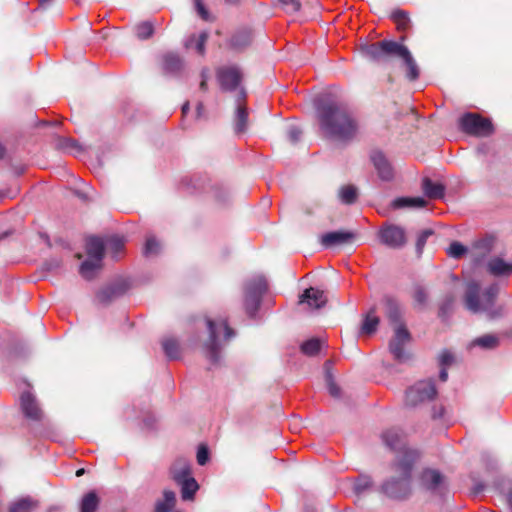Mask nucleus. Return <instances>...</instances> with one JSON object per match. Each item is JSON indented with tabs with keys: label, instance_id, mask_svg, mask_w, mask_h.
Instances as JSON below:
<instances>
[{
	"label": "nucleus",
	"instance_id": "nucleus-57",
	"mask_svg": "<svg viewBox=\"0 0 512 512\" xmlns=\"http://www.w3.org/2000/svg\"><path fill=\"white\" fill-rule=\"evenodd\" d=\"M328 390H329V393L334 396V397H338L339 394H340V389L339 387L337 386L336 383H334L333 381H330L329 384H328Z\"/></svg>",
	"mask_w": 512,
	"mask_h": 512
},
{
	"label": "nucleus",
	"instance_id": "nucleus-14",
	"mask_svg": "<svg viewBox=\"0 0 512 512\" xmlns=\"http://www.w3.org/2000/svg\"><path fill=\"white\" fill-rule=\"evenodd\" d=\"M496 244V238L492 235H486L483 238L475 240L470 248V254L475 264H479L487 255H489Z\"/></svg>",
	"mask_w": 512,
	"mask_h": 512
},
{
	"label": "nucleus",
	"instance_id": "nucleus-35",
	"mask_svg": "<svg viewBox=\"0 0 512 512\" xmlns=\"http://www.w3.org/2000/svg\"><path fill=\"white\" fill-rule=\"evenodd\" d=\"M183 62L181 58L174 53H167L163 57V68L167 73H176L181 70Z\"/></svg>",
	"mask_w": 512,
	"mask_h": 512
},
{
	"label": "nucleus",
	"instance_id": "nucleus-27",
	"mask_svg": "<svg viewBox=\"0 0 512 512\" xmlns=\"http://www.w3.org/2000/svg\"><path fill=\"white\" fill-rule=\"evenodd\" d=\"M487 270L494 276L509 275L512 273V263H506L502 258L494 257L489 260Z\"/></svg>",
	"mask_w": 512,
	"mask_h": 512
},
{
	"label": "nucleus",
	"instance_id": "nucleus-45",
	"mask_svg": "<svg viewBox=\"0 0 512 512\" xmlns=\"http://www.w3.org/2000/svg\"><path fill=\"white\" fill-rule=\"evenodd\" d=\"M455 302V297L453 295H447L444 300L442 301L440 307H439V317L442 319L447 318L452 309Z\"/></svg>",
	"mask_w": 512,
	"mask_h": 512
},
{
	"label": "nucleus",
	"instance_id": "nucleus-40",
	"mask_svg": "<svg viewBox=\"0 0 512 512\" xmlns=\"http://www.w3.org/2000/svg\"><path fill=\"white\" fill-rule=\"evenodd\" d=\"M161 248V243L156 237L150 235L146 238L142 253L145 257L157 256L161 252Z\"/></svg>",
	"mask_w": 512,
	"mask_h": 512
},
{
	"label": "nucleus",
	"instance_id": "nucleus-2",
	"mask_svg": "<svg viewBox=\"0 0 512 512\" xmlns=\"http://www.w3.org/2000/svg\"><path fill=\"white\" fill-rule=\"evenodd\" d=\"M361 53L373 61H383L392 57L401 58L407 67V78L415 81L419 77V68L408 48L402 43L392 40L369 43L361 47Z\"/></svg>",
	"mask_w": 512,
	"mask_h": 512
},
{
	"label": "nucleus",
	"instance_id": "nucleus-13",
	"mask_svg": "<svg viewBox=\"0 0 512 512\" xmlns=\"http://www.w3.org/2000/svg\"><path fill=\"white\" fill-rule=\"evenodd\" d=\"M217 80L222 90L236 89L241 81V73L235 66H224L217 70Z\"/></svg>",
	"mask_w": 512,
	"mask_h": 512
},
{
	"label": "nucleus",
	"instance_id": "nucleus-25",
	"mask_svg": "<svg viewBox=\"0 0 512 512\" xmlns=\"http://www.w3.org/2000/svg\"><path fill=\"white\" fill-rule=\"evenodd\" d=\"M172 479L178 484L191 478L190 464L186 460H177L170 469Z\"/></svg>",
	"mask_w": 512,
	"mask_h": 512
},
{
	"label": "nucleus",
	"instance_id": "nucleus-58",
	"mask_svg": "<svg viewBox=\"0 0 512 512\" xmlns=\"http://www.w3.org/2000/svg\"><path fill=\"white\" fill-rule=\"evenodd\" d=\"M444 414V407L443 406H434L433 412H432V418H441Z\"/></svg>",
	"mask_w": 512,
	"mask_h": 512
},
{
	"label": "nucleus",
	"instance_id": "nucleus-46",
	"mask_svg": "<svg viewBox=\"0 0 512 512\" xmlns=\"http://www.w3.org/2000/svg\"><path fill=\"white\" fill-rule=\"evenodd\" d=\"M413 300L419 306H425L428 299V294L426 289L421 285H415L413 288Z\"/></svg>",
	"mask_w": 512,
	"mask_h": 512
},
{
	"label": "nucleus",
	"instance_id": "nucleus-39",
	"mask_svg": "<svg viewBox=\"0 0 512 512\" xmlns=\"http://www.w3.org/2000/svg\"><path fill=\"white\" fill-rule=\"evenodd\" d=\"M339 199L344 204H353L358 197L357 188L354 185H344L339 189Z\"/></svg>",
	"mask_w": 512,
	"mask_h": 512
},
{
	"label": "nucleus",
	"instance_id": "nucleus-28",
	"mask_svg": "<svg viewBox=\"0 0 512 512\" xmlns=\"http://www.w3.org/2000/svg\"><path fill=\"white\" fill-rule=\"evenodd\" d=\"M102 268V261L95 259V258H89L82 262L80 265L79 272L83 278L86 280H92L97 272L101 270Z\"/></svg>",
	"mask_w": 512,
	"mask_h": 512
},
{
	"label": "nucleus",
	"instance_id": "nucleus-1",
	"mask_svg": "<svg viewBox=\"0 0 512 512\" xmlns=\"http://www.w3.org/2000/svg\"><path fill=\"white\" fill-rule=\"evenodd\" d=\"M319 122L326 136L340 142L352 141L359 132V123L342 104L329 102L319 108Z\"/></svg>",
	"mask_w": 512,
	"mask_h": 512
},
{
	"label": "nucleus",
	"instance_id": "nucleus-32",
	"mask_svg": "<svg viewBox=\"0 0 512 512\" xmlns=\"http://www.w3.org/2000/svg\"><path fill=\"white\" fill-rule=\"evenodd\" d=\"M125 238L121 236H108L106 237V249L114 259H117L125 248Z\"/></svg>",
	"mask_w": 512,
	"mask_h": 512
},
{
	"label": "nucleus",
	"instance_id": "nucleus-5",
	"mask_svg": "<svg viewBox=\"0 0 512 512\" xmlns=\"http://www.w3.org/2000/svg\"><path fill=\"white\" fill-rule=\"evenodd\" d=\"M208 339L203 345L205 356L213 363H218L222 349V341L226 342L235 337V331L229 326L226 319H206Z\"/></svg>",
	"mask_w": 512,
	"mask_h": 512
},
{
	"label": "nucleus",
	"instance_id": "nucleus-44",
	"mask_svg": "<svg viewBox=\"0 0 512 512\" xmlns=\"http://www.w3.org/2000/svg\"><path fill=\"white\" fill-rule=\"evenodd\" d=\"M468 249L462 243L458 241L452 242L446 250L449 257L454 259H460L467 253Z\"/></svg>",
	"mask_w": 512,
	"mask_h": 512
},
{
	"label": "nucleus",
	"instance_id": "nucleus-9",
	"mask_svg": "<svg viewBox=\"0 0 512 512\" xmlns=\"http://www.w3.org/2000/svg\"><path fill=\"white\" fill-rule=\"evenodd\" d=\"M437 395V390L433 380H422L415 383L406 391L405 405L409 407H416L427 401L434 399Z\"/></svg>",
	"mask_w": 512,
	"mask_h": 512
},
{
	"label": "nucleus",
	"instance_id": "nucleus-56",
	"mask_svg": "<svg viewBox=\"0 0 512 512\" xmlns=\"http://www.w3.org/2000/svg\"><path fill=\"white\" fill-rule=\"evenodd\" d=\"M210 77L209 70L203 69L201 72V82H200V89L205 91L207 89V81Z\"/></svg>",
	"mask_w": 512,
	"mask_h": 512
},
{
	"label": "nucleus",
	"instance_id": "nucleus-37",
	"mask_svg": "<svg viewBox=\"0 0 512 512\" xmlns=\"http://www.w3.org/2000/svg\"><path fill=\"white\" fill-rule=\"evenodd\" d=\"M162 348L170 360H175L180 357V345L174 338H165L162 340Z\"/></svg>",
	"mask_w": 512,
	"mask_h": 512
},
{
	"label": "nucleus",
	"instance_id": "nucleus-22",
	"mask_svg": "<svg viewBox=\"0 0 512 512\" xmlns=\"http://www.w3.org/2000/svg\"><path fill=\"white\" fill-rule=\"evenodd\" d=\"M308 0H290V21L302 23L307 20Z\"/></svg>",
	"mask_w": 512,
	"mask_h": 512
},
{
	"label": "nucleus",
	"instance_id": "nucleus-29",
	"mask_svg": "<svg viewBox=\"0 0 512 512\" xmlns=\"http://www.w3.org/2000/svg\"><path fill=\"white\" fill-rule=\"evenodd\" d=\"M38 506L39 502L28 496L12 502L8 512H33Z\"/></svg>",
	"mask_w": 512,
	"mask_h": 512
},
{
	"label": "nucleus",
	"instance_id": "nucleus-36",
	"mask_svg": "<svg viewBox=\"0 0 512 512\" xmlns=\"http://www.w3.org/2000/svg\"><path fill=\"white\" fill-rule=\"evenodd\" d=\"M208 34L201 32L198 36L192 35L185 42V47L188 49H195L199 54L203 55L205 52V43L207 41Z\"/></svg>",
	"mask_w": 512,
	"mask_h": 512
},
{
	"label": "nucleus",
	"instance_id": "nucleus-10",
	"mask_svg": "<svg viewBox=\"0 0 512 512\" xmlns=\"http://www.w3.org/2000/svg\"><path fill=\"white\" fill-rule=\"evenodd\" d=\"M411 334L405 325H398L394 328V335L389 342V351L393 358L400 362H406L411 354L405 350V346L411 342Z\"/></svg>",
	"mask_w": 512,
	"mask_h": 512
},
{
	"label": "nucleus",
	"instance_id": "nucleus-8",
	"mask_svg": "<svg viewBox=\"0 0 512 512\" xmlns=\"http://www.w3.org/2000/svg\"><path fill=\"white\" fill-rule=\"evenodd\" d=\"M267 290V281L263 276H257L248 281L245 288V310L250 317H254L260 307L263 294Z\"/></svg>",
	"mask_w": 512,
	"mask_h": 512
},
{
	"label": "nucleus",
	"instance_id": "nucleus-24",
	"mask_svg": "<svg viewBox=\"0 0 512 512\" xmlns=\"http://www.w3.org/2000/svg\"><path fill=\"white\" fill-rule=\"evenodd\" d=\"M176 495L172 490H164L163 498L155 503L154 512H180L175 509Z\"/></svg>",
	"mask_w": 512,
	"mask_h": 512
},
{
	"label": "nucleus",
	"instance_id": "nucleus-31",
	"mask_svg": "<svg viewBox=\"0 0 512 512\" xmlns=\"http://www.w3.org/2000/svg\"><path fill=\"white\" fill-rule=\"evenodd\" d=\"M390 18L396 25V29L399 32H406L411 28V20L409 14L404 10H394L391 13Z\"/></svg>",
	"mask_w": 512,
	"mask_h": 512
},
{
	"label": "nucleus",
	"instance_id": "nucleus-34",
	"mask_svg": "<svg viewBox=\"0 0 512 512\" xmlns=\"http://www.w3.org/2000/svg\"><path fill=\"white\" fill-rule=\"evenodd\" d=\"M100 499L95 491H90L82 498L80 512H96Z\"/></svg>",
	"mask_w": 512,
	"mask_h": 512
},
{
	"label": "nucleus",
	"instance_id": "nucleus-60",
	"mask_svg": "<svg viewBox=\"0 0 512 512\" xmlns=\"http://www.w3.org/2000/svg\"><path fill=\"white\" fill-rule=\"evenodd\" d=\"M203 110H204L203 104L198 103V105L196 107L197 118H201L203 116Z\"/></svg>",
	"mask_w": 512,
	"mask_h": 512
},
{
	"label": "nucleus",
	"instance_id": "nucleus-15",
	"mask_svg": "<svg viewBox=\"0 0 512 512\" xmlns=\"http://www.w3.org/2000/svg\"><path fill=\"white\" fill-rule=\"evenodd\" d=\"M328 302L324 291L314 287H309L299 296L298 304H307L309 308L321 309Z\"/></svg>",
	"mask_w": 512,
	"mask_h": 512
},
{
	"label": "nucleus",
	"instance_id": "nucleus-47",
	"mask_svg": "<svg viewBox=\"0 0 512 512\" xmlns=\"http://www.w3.org/2000/svg\"><path fill=\"white\" fill-rule=\"evenodd\" d=\"M136 35L140 39H147L153 34V26L150 22H143L136 26Z\"/></svg>",
	"mask_w": 512,
	"mask_h": 512
},
{
	"label": "nucleus",
	"instance_id": "nucleus-7",
	"mask_svg": "<svg viewBox=\"0 0 512 512\" xmlns=\"http://www.w3.org/2000/svg\"><path fill=\"white\" fill-rule=\"evenodd\" d=\"M360 234L355 230L338 229L318 235V243L323 249H341L353 246L359 240Z\"/></svg>",
	"mask_w": 512,
	"mask_h": 512
},
{
	"label": "nucleus",
	"instance_id": "nucleus-20",
	"mask_svg": "<svg viewBox=\"0 0 512 512\" xmlns=\"http://www.w3.org/2000/svg\"><path fill=\"white\" fill-rule=\"evenodd\" d=\"M106 249V237L89 236L86 238L85 250L89 258L103 260Z\"/></svg>",
	"mask_w": 512,
	"mask_h": 512
},
{
	"label": "nucleus",
	"instance_id": "nucleus-61",
	"mask_svg": "<svg viewBox=\"0 0 512 512\" xmlns=\"http://www.w3.org/2000/svg\"><path fill=\"white\" fill-rule=\"evenodd\" d=\"M40 237L46 242V244L49 247L51 246L50 239H49V236L47 234H40Z\"/></svg>",
	"mask_w": 512,
	"mask_h": 512
},
{
	"label": "nucleus",
	"instance_id": "nucleus-12",
	"mask_svg": "<svg viewBox=\"0 0 512 512\" xmlns=\"http://www.w3.org/2000/svg\"><path fill=\"white\" fill-rule=\"evenodd\" d=\"M128 289L129 285L126 281H116L101 288L96 294V299L99 303L108 305L115 299L123 296Z\"/></svg>",
	"mask_w": 512,
	"mask_h": 512
},
{
	"label": "nucleus",
	"instance_id": "nucleus-53",
	"mask_svg": "<svg viewBox=\"0 0 512 512\" xmlns=\"http://www.w3.org/2000/svg\"><path fill=\"white\" fill-rule=\"evenodd\" d=\"M90 191H92V189L88 185L84 184L83 188L78 189V190L75 191V194L82 201H89L92 198L91 195H90Z\"/></svg>",
	"mask_w": 512,
	"mask_h": 512
},
{
	"label": "nucleus",
	"instance_id": "nucleus-52",
	"mask_svg": "<svg viewBox=\"0 0 512 512\" xmlns=\"http://www.w3.org/2000/svg\"><path fill=\"white\" fill-rule=\"evenodd\" d=\"M302 138V130L300 127L295 125H290V144L297 143Z\"/></svg>",
	"mask_w": 512,
	"mask_h": 512
},
{
	"label": "nucleus",
	"instance_id": "nucleus-11",
	"mask_svg": "<svg viewBox=\"0 0 512 512\" xmlns=\"http://www.w3.org/2000/svg\"><path fill=\"white\" fill-rule=\"evenodd\" d=\"M377 235L380 242L390 248H400L406 243L405 231L401 226H382Z\"/></svg>",
	"mask_w": 512,
	"mask_h": 512
},
{
	"label": "nucleus",
	"instance_id": "nucleus-59",
	"mask_svg": "<svg viewBox=\"0 0 512 512\" xmlns=\"http://www.w3.org/2000/svg\"><path fill=\"white\" fill-rule=\"evenodd\" d=\"M439 378L441 381L445 382L448 378V372L446 370V367H442L440 370Z\"/></svg>",
	"mask_w": 512,
	"mask_h": 512
},
{
	"label": "nucleus",
	"instance_id": "nucleus-50",
	"mask_svg": "<svg viewBox=\"0 0 512 512\" xmlns=\"http://www.w3.org/2000/svg\"><path fill=\"white\" fill-rule=\"evenodd\" d=\"M209 459V451L206 445L201 444L197 451V462L199 465H205Z\"/></svg>",
	"mask_w": 512,
	"mask_h": 512
},
{
	"label": "nucleus",
	"instance_id": "nucleus-26",
	"mask_svg": "<svg viewBox=\"0 0 512 512\" xmlns=\"http://www.w3.org/2000/svg\"><path fill=\"white\" fill-rule=\"evenodd\" d=\"M383 441L385 444L392 450L399 449V454L397 455V460L401 458L405 450H409L408 448L402 449V439L401 435L397 430L390 429L385 431L382 434Z\"/></svg>",
	"mask_w": 512,
	"mask_h": 512
},
{
	"label": "nucleus",
	"instance_id": "nucleus-51",
	"mask_svg": "<svg viewBox=\"0 0 512 512\" xmlns=\"http://www.w3.org/2000/svg\"><path fill=\"white\" fill-rule=\"evenodd\" d=\"M453 355L448 350H443L439 356V364L442 367H446L452 364Z\"/></svg>",
	"mask_w": 512,
	"mask_h": 512
},
{
	"label": "nucleus",
	"instance_id": "nucleus-48",
	"mask_svg": "<svg viewBox=\"0 0 512 512\" xmlns=\"http://www.w3.org/2000/svg\"><path fill=\"white\" fill-rule=\"evenodd\" d=\"M433 234V230L431 229H425L421 232V234L418 236L416 241V252L418 257L421 256L424 246L426 244L427 239Z\"/></svg>",
	"mask_w": 512,
	"mask_h": 512
},
{
	"label": "nucleus",
	"instance_id": "nucleus-41",
	"mask_svg": "<svg viewBox=\"0 0 512 512\" xmlns=\"http://www.w3.org/2000/svg\"><path fill=\"white\" fill-rule=\"evenodd\" d=\"M321 344L320 339L311 338L301 344L300 350L306 356H315L320 352Z\"/></svg>",
	"mask_w": 512,
	"mask_h": 512
},
{
	"label": "nucleus",
	"instance_id": "nucleus-17",
	"mask_svg": "<svg viewBox=\"0 0 512 512\" xmlns=\"http://www.w3.org/2000/svg\"><path fill=\"white\" fill-rule=\"evenodd\" d=\"M370 158L381 180L390 181L393 179V168L382 152L374 151Z\"/></svg>",
	"mask_w": 512,
	"mask_h": 512
},
{
	"label": "nucleus",
	"instance_id": "nucleus-4",
	"mask_svg": "<svg viewBox=\"0 0 512 512\" xmlns=\"http://www.w3.org/2000/svg\"><path fill=\"white\" fill-rule=\"evenodd\" d=\"M417 458L418 453L415 450H405L398 459L396 470L401 477L393 478L383 485V491L388 497L402 499L409 495L411 471Z\"/></svg>",
	"mask_w": 512,
	"mask_h": 512
},
{
	"label": "nucleus",
	"instance_id": "nucleus-63",
	"mask_svg": "<svg viewBox=\"0 0 512 512\" xmlns=\"http://www.w3.org/2000/svg\"><path fill=\"white\" fill-rule=\"evenodd\" d=\"M50 2L51 0H39V4L41 7L49 5Z\"/></svg>",
	"mask_w": 512,
	"mask_h": 512
},
{
	"label": "nucleus",
	"instance_id": "nucleus-23",
	"mask_svg": "<svg viewBox=\"0 0 512 512\" xmlns=\"http://www.w3.org/2000/svg\"><path fill=\"white\" fill-rule=\"evenodd\" d=\"M422 190L430 199H441L445 194V186L440 182H433L428 177L422 180Z\"/></svg>",
	"mask_w": 512,
	"mask_h": 512
},
{
	"label": "nucleus",
	"instance_id": "nucleus-62",
	"mask_svg": "<svg viewBox=\"0 0 512 512\" xmlns=\"http://www.w3.org/2000/svg\"><path fill=\"white\" fill-rule=\"evenodd\" d=\"M188 111H189V103H188V102H186V103L182 106V113H183V114H186Z\"/></svg>",
	"mask_w": 512,
	"mask_h": 512
},
{
	"label": "nucleus",
	"instance_id": "nucleus-55",
	"mask_svg": "<svg viewBox=\"0 0 512 512\" xmlns=\"http://www.w3.org/2000/svg\"><path fill=\"white\" fill-rule=\"evenodd\" d=\"M57 146L62 149H66L69 147H76V142L69 138H62V139H59Z\"/></svg>",
	"mask_w": 512,
	"mask_h": 512
},
{
	"label": "nucleus",
	"instance_id": "nucleus-42",
	"mask_svg": "<svg viewBox=\"0 0 512 512\" xmlns=\"http://www.w3.org/2000/svg\"><path fill=\"white\" fill-rule=\"evenodd\" d=\"M252 39L249 30H243L236 33L231 39V45L237 49H241L250 44Z\"/></svg>",
	"mask_w": 512,
	"mask_h": 512
},
{
	"label": "nucleus",
	"instance_id": "nucleus-33",
	"mask_svg": "<svg viewBox=\"0 0 512 512\" xmlns=\"http://www.w3.org/2000/svg\"><path fill=\"white\" fill-rule=\"evenodd\" d=\"M376 311L372 308L364 317L363 323L361 325L360 333L365 335H371L376 332L377 327L379 325L380 319L376 316Z\"/></svg>",
	"mask_w": 512,
	"mask_h": 512
},
{
	"label": "nucleus",
	"instance_id": "nucleus-18",
	"mask_svg": "<svg viewBox=\"0 0 512 512\" xmlns=\"http://www.w3.org/2000/svg\"><path fill=\"white\" fill-rule=\"evenodd\" d=\"M444 483L443 475L435 469H424L420 474L421 486L429 491H437Z\"/></svg>",
	"mask_w": 512,
	"mask_h": 512
},
{
	"label": "nucleus",
	"instance_id": "nucleus-43",
	"mask_svg": "<svg viewBox=\"0 0 512 512\" xmlns=\"http://www.w3.org/2000/svg\"><path fill=\"white\" fill-rule=\"evenodd\" d=\"M474 344L485 349H493L499 345V338L492 334H486L476 338Z\"/></svg>",
	"mask_w": 512,
	"mask_h": 512
},
{
	"label": "nucleus",
	"instance_id": "nucleus-54",
	"mask_svg": "<svg viewBox=\"0 0 512 512\" xmlns=\"http://www.w3.org/2000/svg\"><path fill=\"white\" fill-rule=\"evenodd\" d=\"M194 4L199 16L204 20H208V11L205 9L202 0H194Z\"/></svg>",
	"mask_w": 512,
	"mask_h": 512
},
{
	"label": "nucleus",
	"instance_id": "nucleus-30",
	"mask_svg": "<svg viewBox=\"0 0 512 512\" xmlns=\"http://www.w3.org/2000/svg\"><path fill=\"white\" fill-rule=\"evenodd\" d=\"M427 205L423 197H399L393 201V207L397 209H419Z\"/></svg>",
	"mask_w": 512,
	"mask_h": 512
},
{
	"label": "nucleus",
	"instance_id": "nucleus-16",
	"mask_svg": "<svg viewBox=\"0 0 512 512\" xmlns=\"http://www.w3.org/2000/svg\"><path fill=\"white\" fill-rule=\"evenodd\" d=\"M21 409L30 420L39 421L42 419L43 413L40 409L35 397L30 392H24L21 395Z\"/></svg>",
	"mask_w": 512,
	"mask_h": 512
},
{
	"label": "nucleus",
	"instance_id": "nucleus-6",
	"mask_svg": "<svg viewBox=\"0 0 512 512\" xmlns=\"http://www.w3.org/2000/svg\"><path fill=\"white\" fill-rule=\"evenodd\" d=\"M458 124L462 132L476 137H488L494 132L491 120L478 113L468 112L463 114L459 118Z\"/></svg>",
	"mask_w": 512,
	"mask_h": 512
},
{
	"label": "nucleus",
	"instance_id": "nucleus-3",
	"mask_svg": "<svg viewBox=\"0 0 512 512\" xmlns=\"http://www.w3.org/2000/svg\"><path fill=\"white\" fill-rule=\"evenodd\" d=\"M498 293L499 287L496 284L490 285L481 293L477 282H469L464 294V305L472 313L487 312L491 319L499 317L502 315L501 308L493 309Z\"/></svg>",
	"mask_w": 512,
	"mask_h": 512
},
{
	"label": "nucleus",
	"instance_id": "nucleus-19",
	"mask_svg": "<svg viewBox=\"0 0 512 512\" xmlns=\"http://www.w3.org/2000/svg\"><path fill=\"white\" fill-rule=\"evenodd\" d=\"M246 93L243 89L239 91L237 100V108L234 118V129L236 133H243L248 127V112L246 107L242 104L245 99Z\"/></svg>",
	"mask_w": 512,
	"mask_h": 512
},
{
	"label": "nucleus",
	"instance_id": "nucleus-38",
	"mask_svg": "<svg viewBox=\"0 0 512 512\" xmlns=\"http://www.w3.org/2000/svg\"><path fill=\"white\" fill-rule=\"evenodd\" d=\"M178 485L181 487V497L183 500H192L199 488L198 483L193 477L178 483Z\"/></svg>",
	"mask_w": 512,
	"mask_h": 512
},
{
	"label": "nucleus",
	"instance_id": "nucleus-21",
	"mask_svg": "<svg viewBox=\"0 0 512 512\" xmlns=\"http://www.w3.org/2000/svg\"><path fill=\"white\" fill-rule=\"evenodd\" d=\"M384 303L385 314L391 325H393L394 328L397 327L398 325H404V323L402 322V313L399 303L391 297H385Z\"/></svg>",
	"mask_w": 512,
	"mask_h": 512
},
{
	"label": "nucleus",
	"instance_id": "nucleus-64",
	"mask_svg": "<svg viewBox=\"0 0 512 512\" xmlns=\"http://www.w3.org/2000/svg\"><path fill=\"white\" fill-rule=\"evenodd\" d=\"M483 489H484V485L479 484L475 487V493H479V492L483 491Z\"/></svg>",
	"mask_w": 512,
	"mask_h": 512
},
{
	"label": "nucleus",
	"instance_id": "nucleus-49",
	"mask_svg": "<svg viewBox=\"0 0 512 512\" xmlns=\"http://www.w3.org/2000/svg\"><path fill=\"white\" fill-rule=\"evenodd\" d=\"M371 486V480L368 476L359 477L354 483V491L356 494H361Z\"/></svg>",
	"mask_w": 512,
	"mask_h": 512
}]
</instances>
